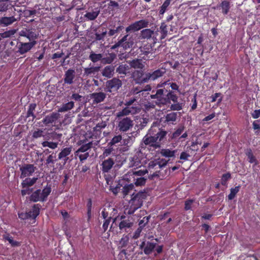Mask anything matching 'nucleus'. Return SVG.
<instances>
[{"mask_svg": "<svg viewBox=\"0 0 260 260\" xmlns=\"http://www.w3.org/2000/svg\"><path fill=\"white\" fill-rule=\"evenodd\" d=\"M132 196L133 197L129 203V206L126 209L127 213L129 215L134 214L137 209L141 208L143 205V201L147 197L146 192L142 191H139L136 194L133 193Z\"/></svg>", "mask_w": 260, "mask_h": 260, "instance_id": "nucleus-1", "label": "nucleus"}, {"mask_svg": "<svg viewBox=\"0 0 260 260\" xmlns=\"http://www.w3.org/2000/svg\"><path fill=\"white\" fill-rule=\"evenodd\" d=\"M116 54L113 53H108L105 56L103 54L96 53L91 51L89 56V58L93 63L101 61L103 64H110L116 58Z\"/></svg>", "mask_w": 260, "mask_h": 260, "instance_id": "nucleus-2", "label": "nucleus"}, {"mask_svg": "<svg viewBox=\"0 0 260 260\" xmlns=\"http://www.w3.org/2000/svg\"><path fill=\"white\" fill-rule=\"evenodd\" d=\"M167 134L168 132L164 129L160 128L159 125L154 124L149 129V134L154 136L160 146L167 142Z\"/></svg>", "mask_w": 260, "mask_h": 260, "instance_id": "nucleus-3", "label": "nucleus"}, {"mask_svg": "<svg viewBox=\"0 0 260 260\" xmlns=\"http://www.w3.org/2000/svg\"><path fill=\"white\" fill-rule=\"evenodd\" d=\"M41 208V206L40 204H35L32 207L31 209L28 212H18V217L22 220L28 218L35 219L39 215Z\"/></svg>", "mask_w": 260, "mask_h": 260, "instance_id": "nucleus-4", "label": "nucleus"}, {"mask_svg": "<svg viewBox=\"0 0 260 260\" xmlns=\"http://www.w3.org/2000/svg\"><path fill=\"white\" fill-rule=\"evenodd\" d=\"M144 66H131L134 68L132 76L137 83H143L148 82L147 73L144 74L143 67Z\"/></svg>", "mask_w": 260, "mask_h": 260, "instance_id": "nucleus-5", "label": "nucleus"}, {"mask_svg": "<svg viewBox=\"0 0 260 260\" xmlns=\"http://www.w3.org/2000/svg\"><path fill=\"white\" fill-rule=\"evenodd\" d=\"M117 129L120 132H126L131 129L133 125V120L128 117L118 118Z\"/></svg>", "mask_w": 260, "mask_h": 260, "instance_id": "nucleus-6", "label": "nucleus"}, {"mask_svg": "<svg viewBox=\"0 0 260 260\" xmlns=\"http://www.w3.org/2000/svg\"><path fill=\"white\" fill-rule=\"evenodd\" d=\"M121 86V81L118 78H113L106 82L105 90L109 92H116Z\"/></svg>", "mask_w": 260, "mask_h": 260, "instance_id": "nucleus-7", "label": "nucleus"}, {"mask_svg": "<svg viewBox=\"0 0 260 260\" xmlns=\"http://www.w3.org/2000/svg\"><path fill=\"white\" fill-rule=\"evenodd\" d=\"M36 170L37 167L34 165L24 164L20 168V178L23 179L31 176Z\"/></svg>", "mask_w": 260, "mask_h": 260, "instance_id": "nucleus-8", "label": "nucleus"}, {"mask_svg": "<svg viewBox=\"0 0 260 260\" xmlns=\"http://www.w3.org/2000/svg\"><path fill=\"white\" fill-rule=\"evenodd\" d=\"M149 22L145 20H141L134 22L127 27L125 30L127 32L129 31H136L141 29L142 28L148 26Z\"/></svg>", "mask_w": 260, "mask_h": 260, "instance_id": "nucleus-9", "label": "nucleus"}, {"mask_svg": "<svg viewBox=\"0 0 260 260\" xmlns=\"http://www.w3.org/2000/svg\"><path fill=\"white\" fill-rule=\"evenodd\" d=\"M143 141L145 145L149 146L150 149L153 148V149H156L160 148L161 147L160 144L158 143L154 138V136L152 135H150L149 136L146 135L143 139Z\"/></svg>", "mask_w": 260, "mask_h": 260, "instance_id": "nucleus-10", "label": "nucleus"}, {"mask_svg": "<svg viewBox=\"0 0 260 260\" xmlns=\"http://www.w3.org/2000/svg\"><path fill=\"white\" fill-rule=\"evenodd\" d=\"M128 36V35H125L120 41L112 46L111 49H114L119 46L122 47L124 49L132 47L134 42L133 40H127Z\"/></svg>", "mask_w": 260, "mask_h": 260, "instance_id": "nucleus-11", "label": "nucleus"}, {"mask_svg": "<svg viewBox=\"0 0 260 260\" xmlns=\"http://www.w3.org/2000/svg\"><path fill=\"white\" fill-rule=\"evenodd\" d=\"M157 31H154L150 28H145L140 32V37L142 39L149 40L152 39L154 42L157 41Z\"/></svg>", "mask_w": 260, "mask_h": 260, "instance_id": "nucleus-12", "label": "nucleus"}, {"mask_svg": "<svg viewBox=\"0 0 260 260\" xmlns=\"http://www.w3.org/2000/svg\"><path fill=\"white\" fill-rule=\"evenodd\" d=\"M119 219L120 222L118 224V227L121 231L127 232V229L131 228L133 225V222L129 218H126L124 215L121 216Z\"/></svg>", "mask_w": 260, "mask_h": 260, "instance_id": "nucleus-13", "label": "nucleus"}, {"mask_svg": "<svg viewBox=\"0 0 260 260\" xmlns=\"http://www.w3.org/2000/svg\"><path fill=\"white\" fill-rule=\"evenodd\" d=\"M166 72V69L165 68L161 67L160 69L156 70L152 73H147V79L149 80L154 81L159 77L163 76Z\"/></svg>", "mask_w": 260, "mask_h": 260, "instance_id": "nucleus-14", "label": "nucleus"}, {"mask_svg": "<svg viewBox=\"0 0 260 260\" xmlns=\"http://www.w3.org/2000/svg\"><path fill=\"white\" fill-rule=\"evenodd\" d=\"M36 44L37 42L28 43L20 42L17 51L21 54H24L30 50Z\"/></svg>", "mask_w": 260, "mask_h": 260, "instance_id": "nucleus-15", "label": "nucleus"}, {"mask_svg": "<svg viewBox=\"0 0 260 260\" xmlns=\"http://www.w3.org/2000/svg\"><path fill=\"white\" fill-rule=\"evenodd\" d=\"M114 158L113 157H109L104 160L102 164V170L103 173H108L113 167L114 164Z\"/></svg>", "mask_w": 260, "mask_h": 260, "instance_id": "nucleus-16", "label": "nucleus"}, {"mask_svg": "<svg viewBox=\"0 0 260 260\" xmlns=\"http://www.w3.org/2000/svg\"><path fill=\"white\" fill-rule=\"evenodd\" d=\"M93 104H99L103 102L106 98V94L103 92H93L90 94Z\"/></svg>", "mask_w": 260, "mask_h": 260, "instance_id": "nucleus-17", "label": "nucleus"}, {"mask_svg": "<svg viewBox=\"0 0 260 260\" xmlns=\"http://www.w3.org/2000/svg\"><path fill=\"white\" fill-rule=\"evenodd\" d=\"M17 20V19L14 16L0 17V26L6 27L9 26L16 22Z\"/></svg>", "mask_w": 260, "mask_h": 260, "instance_id": "nucleus-18", "label": "nucleus"}, {"mask_svg": "<svg viewBox=\"0 0 260 260\" xmlns=\"http://www.w3.org/2000/svg\"><path fill=\"white\" fill-rule=\"evenodd\" d=\"M75 77V71L73 69L68 70L64 74L63 81L65 84H72Z\"/></svg>", "mask_w": 260, "mask_h": 260, "instance_id": "nucleus-19", "label": "nucleus"}, {"mask_svg": "<svg viewBox=\"0 0 260 260\" xmlns=\"http://www.w3.org/2000/svg\"><path fill=\"white\" fill-rule=\"evenodd\" d=\"M72 149L73 147L72 146L63 148L58 154V159L60 160L62 159L66 162L69 159L68 156L71 153Z\"/></svg>", "mask_w": 260, "mask_h": 260, "instance_id": "nucleus-20", "label": "nucleus"}, {"mask_svg": "<svg viewBox=\"0 0 260 260\" xmlns=\"http://www.w3.org/2000/svg\"><path fill=\"white\" fill-rule=\"evenodd\" d=\"M100 12V10L99 8H95L91 11L87 12L84 15V17L86 20H95Z\"/></svg>", "mask_w": 260, "mask_h": 260, "instance_id": "nucleus-21", "label": "nucleus"}, {"mask_svg": "<svg viewBox=\"0 0 260 260\" xmlns=\"http://www.w3.org/2000/svg\"><path fill=\"white\" fill-rule=\"evenodd\" d=\"M59 114L57 113H52L49 115H48L43 118L42 121L43 123L47 125L49 124L54 122L58 118Z\"/></svg>", "mask_w": 260, "mask_h": 260, "instance_id": "nucleus-22", "label": "nucleus"}, {"mask_svg": "<svg viewBox=\"0 0 260 260\" xmlns=\"http://www.w3.org/2000/svg\"><path fill=\"white\" fill-rule=\"evenodd\" d=\"M37 177H33L32 178L27 177L21 182V187L23 188H29V187L34 185L37 182Z\"/></svg>", "mask_w": 260, "mask_h": 260, "instance_id": "nucleus-23", "label": "nucleus"}, {"mask_svg": "<svg viewBox=\"0 0 260 260\" xmlns=\"http://www.w3.org/2000/svg\"><path fill=\"white\" fill-rule=\"evenodd\" d=\"M178 96L174 93L172 91H169L166 95V99H164V102L162 103L167 104V103H170L171 101L173 102L174 103L178 102Z\"/></svg>", "mask_w": 260, "mask_h": 260, "instance_id": "nucleus-24", "label": "nucleus"}, {"mask_svg": "<svg viewBox=\"0 0 260 260\" xmlns=\"http://www.w3.org/2000/svg\"><path fill=\"white\" fill-rule=\"evenodd\" d=\"M41 190L40 189H38L32 192L29 198V201L33 202H37L39 201L41 202Z\"/></svg>", "mask_w": 260, "mask_h": 260, "instance_id": "nucleus-25", "label": "nucleus"}, {"mask_svg": "<svg viewBox=\"0 0 260 260\" xmlns=\"http://www.w3.org/2000/svg\"><path fill=\"white\" fill-rule=\"evenodd\" d=\"M156 246V243L147 242L144 248V253L146 255H149L152 253Z\"/></svg>", "mask_w": 260, "mask_h": 260, "instance_id": "nucleus-26", "label": "nucleus"}, {"mask_svg": "<svg viewBox=\"0 0 260 260\" xmlns=\"http://www.w3.org/2000/svg\"><path fill=\"white\" fill-rule=\"evenodd\" d=\"M51 192V186L47 185L45 187L42 191H41V202H43L46 201L48 196L50 194Z\"/></svg>", "mask_w": 260, "mask_h": 260, "instance_id": "nucleus-27", "label": "nucleus"}, {"mask_svg": "<svg viewBox=\"0 0 260 260\" xmlns=\"http://www.w3.org/2000/svg\"><path fill=\"white\" fill-rule=\"evenodd\" d=\"M92 146V142H90L88 143L81 145L78 150L75 152V155H78L80 152H85L90 149Z\"/></svg>", "mask_w": 260, "mask_h": 260, "instance_id": "nucleus-28", "label": "nucleus"}, {"mask_svg": "<svg viewBox=\"0 0 260 260\" xmlns=\"http://www.w3.org/2000/svg\"><path fill=\"white\" fill-rule=\"evenodd\" d=\"M167 165V162H164L161 164V162L159 161L155 160V161H151L149 163L148 168L149 170L153 169H160L161 168Z\"/></svg>", "mask_w": 260, "mask_h": 260, "instance_id": "nucleus-29", "label": "nucleus"}, {"mask_svg": "<svg viewBox=\"0 0 260 260\" xmlns=\"http://www.w3.org/2000/svg\"><path fill=\"white\" fill-rule=\"evenodd\" d=\"M115 66H106L103 71L102 74L104 76L110 78L113 76Z\"/></svg>", "mask_w": 260, "mask_h": 260, "instance_id": "nucleus-30", "label": "nucleus"}, {"mask_svg": "<svg viewBox=\"0 0 260 260\" xmlns=\"http://www.w3.org/2000/svg\"><path fill=\"white\" fill-rule=\"evenodd\" d=\"M245 154L247 156L248 161L251 163H254L255 165H257L258 162L255 157L254 156L252 150L251 149H247L245 152Z\"/></svg>", "mask_w": 260, "mask_h": 260, "instance_id": "nucleus-31", "label": "nucleus"}, {"mask_svg": "<svg viewBox=\"0 0 260 260\" xmlns=\"http://www.w3.org/2000/svg\"><path fill=\"white\" fill-rule=\"evenodd\" d=\"M74 106V103L72 101L64 104L61 107L58 108L59 112H64L71 110Z\"/></svg>", "mask_w": 260, "mask_h": 260, "instance_id": "nucleus-32", "label": "nucleus"}, {"mask_svg": "<svg viewBox=\"0 0 260 260\" xmlns=\"http://www.w3.org/2000/svg\"><path fill=\"white\" fill-rule=\"evenodd\" d=\"M179 113V112H171L167 114L165 117L166 121L168 123H173L176 121L178 114Z\"/></svg>", "mask_w": 260, "mask_h": 260, "instance_id": "nucleus-33", "label": "nucleus"}, {"mask_svg": "<svg viewBox=\"0 0 260 260\" xmlns=\"http://www.w3.org/2000/svg\"><path fill=\"white\" fill-rule=\"evenodd\" d=\"M38 34L36 31L32 29L27 30V38L29 40L30 42H36V40L38 38Z\"/></svg>", "mask_w": 260, "mask_h": 260, "instance_id": "nucleus-34", "label": "nucleus"}, {"mask_svg": "<svg viewBox=\"0 0 260 260\" xmlns=\"http://www.w3.org/2000/svg\"><path fill=\"white\" fill-rule=\"evenodd\" d=\"M240 188V185L237 186L234 188H231L230 189V193L228 196V199L229 200H232L234 199L237 193L239 191Z\"/></svg>", "mask_w": 260, "mask_h": 260, "instance_id": "nucleus-35", "label": "nucleus"}, {"mask_svg": "<svg viewBox=\"0 0 260 260\" xmlns=\"http://www.w3.org/2000/svg\"><path fill=\"white\" fill-rule=\"evenodd\" d=\"M37 107V105L35 103H31L29 104L28 110L26 113V117H32L33 119L36 118V116L34 113V111Z\"/></svg>", "mask_w": 260, "mask_h": 260, "instance_id": "nucleus-36", "label": "nucleus"}, {"mask_svg": "<svg viewBox=\"0 0 260 260\" xmlns=\"http://www.w3.org/2000/svg\"><path fill=\"white\" fill-rule=\"evenodd\" d=\"M220 7L222 9V13L226 15L228 13L230 8V2L226 1H222L220 4Z\"/></svg>", "mask_w": 260, "mask_h": 260, "instance_id": "nucleus-37", "label": "nucleus"}, {"mask_svg": "<svg viewBox=\"0 0 260 260\" xmlns=\"http://www.w3.org/2000/svg\"><path fill=\"white\" fill-rule=\"evenodd\" d=\"M134 188V185L133 183L125 185L123 188L122 192L123 197H125L131 191L133 190Z\"/></svg>", "mask_w": 260, "mask_h": 260, "instance_id": "nucleus-38", "label": "nucleus"}, {"mask_svg": "<svg viewBox=\"0 0 260 260\" xmlns=\"http://www.w3.org/2000/svg\"><path fill=\"white\" fill-rule=\"evenodd\" d=\"M58 142H54L51 141H45L42 143V145L43 147H49L52 149H55L58 146Z\"/></svg>", "mask_w": 260, "mask_h": 260, "instance_id": "nucleus-39", "label": "nucleus"}, {"mask_svg": "<svg viewBox=\"0 0 260 260\" xmlns=\"http://www.w3.org/2000/svg\"><path fill=\"white\" fill-rule=\"evenodd\" d=\"M131 112L128 108L126 106L121 111L117 113L116 117L117 118H120L124 116H127L131 114Z\"/></svg>", "mask_w": 260, "mask_h": 260, "instance_id": "nucleus-40", "label": "nucleus"}, {"mask_svg": "<svg viewBox=\"0 0 260 260\" xmlns=\"http://www.w3.org/2000/svg\"><path fill=\"white\" fill-rule=\"evenodd\" d=\"M52 58L54 59H57L58 60H59V62H57V60L56 61V63H57L59 62L62 63L64 61L65 56L64 53L62 52H57L53 54Z\"/></svg>", "mask_w": 260, "mask_h": 260, "instance_id": "nucleus-41", "label": "nucleus"}, {"mask_svg": "<svg viewBox=\"0 0 260 260\" xmlns=\"http://www.w3.org/2000/svg\"><path fill=\"white\" fill-rule=\"evenodd\" d=\"M92 202L91 199H88L87 200L86 207H87V215L88 217L87 220L89 221L92 216Z\"/></svg>", "mask_w": 260, "mask_h": 260, "instance_id": "nucleus-42", "label": "nucleus"}, {"mask_svg": "<svg viewBox=\"0 0 260 260\" xmlns=\"http://www.w3.org/2000/svg\"><path fill=\"white\" fill-rule=\"evenodd\" d=\"M184 130V126H179L171 135L170 138L173 139H175L177 138L179 136L181 135V134L183 133Z\"/></svg>", "mask_w": 260, "mask_h": 260, "instance_id": "nucleus-43", "label": "nucleus"}, {"mask_svg": "<svg viewBox=\"0 0 260 260\" xmlns=\"http://www.w3.org/2000/svg\"><path fill=\"white\" fill-rule=\"evenodd\" d=\"M148 173V171L146 169L144 170H140L135 171L129 172L127 175H131L134 176V178L135 176H140L142 177L146 173Z\"/></svg>", "mask_w": 260, "mask_h": 260, "instance_id": "nucleus-44", "label": "nucleus"}, {"mask_svg": "<svg viewBox=\"0 0 260 260\" xmlns=\"http://www.w3.org/2000/svg\"><path fill=\"white\" fill-rule=\"evenodd\" d=\"M164 94V89H159L156 91L155 93L150 95V97L152 99H157L159 102H161V98Z\"/></svg>", "mask_w": 260, "mask_h": 260, "instance_id": "nucleus-45", "label": "nucleus"}, {"mask_svg": "<svg viewBox=\"0 0 260 260\" xmlns=\"http://www.w3.org/2000/svg\"><path fill=\"white\" fill-rule=\"evenodd\" d=\"M122 139V137L121 135H118L115 136L112 140L109 142L108 144L109 146H112L120 142Z\"/></svg>", "mask_w": 260, "mask_h": 260, "instance_id": "nucleus-46", "label": "nucleus"}, {"mask_svg": "<svg viewBox=\"0 0 260 260\" xmlns=\"http://www.w3.org/2000/svg\"><path fill=\"white\" fill-rule=\"evenodd\" d=\"M101 66H96L95 67H91L90 68H87L85 69V74L87 76L90 75L92 74H94L95 72H97Z\"/></svg>", "mask_w": 260, "mask_h": 260, "instance_id": "nucleus-47", "label": "nucleus"}, {"mask_svg": "<svg viewBox=\"0 0 260 260\" xmlns=\"http://www.w3.org/2000/svg\"><path fill=\"white\" fill-rule=\"evenodd\" d=\"M159 29L161 35V39H164L168 34L167 25L165 23H161Z\"/></svg>", "mask_w": 260, "mask_h": 260, "instance_id": "nucleus-48", "label": "nucleus"}, {"mask_svg": "<svg viewBox=\"0 0 260 260\" xmlns=\"http://www.w3.org/2000/svg\"><path fill=\"white\" fill-rule=\"evenodd\" d=\"M107 126L105 122L102 121V122L98 123L96 126L93 128V131L98 134V132L100 134L101 133V130Z\"/></svg>", "mask_w": 260, "mask_h": 260, "instance_id": "nucleus-49", "label": "nucleus"}, {"mask_svg": "<svg viewBox=\"0 0 260 260\" xmlns=\"http://www.w3.org/2000/svg\"><path fill=\"white\" fill-rule=\"evenodd\" d=\"M175 150H171L169 149H162L161 154L162 156L168 157H172L175 156Z\"/></svg>", "mask_w": 260, "mask_h": 260, "instance_id": "nucleus-50", "label": "nucleus"}, {"mask_svg": "<svg viewBox=\"0 0 260 260\" xmlns=\"http://www.w3.org/2000/svg\"><path fill=\"white\" fill-rule=\"evenodd\" d=\"M218 98V103H221L222 100V97L221 96V93L220 92H217L212 95L210 97L211 99L210 102L212 103L215 102Z\"/></svg>", "mask_w": 260, "mask_h": 260, "instance_id": "nucleus-51", "label": "nucleus"}, {"mask_svg": "<svg viewBox=\"0 0 260 260\" xmlns=\"http://www.w3.org/2000/svg\"><path fill=\"white\" fill-rule=\"evenodd\" d=\"M16 32V29H10L9 30L2 32L3 39L10 38L14 35Z\"/></svg>", "mask_w": 260, "mask_h": 260, "instance_id": "nucleus-52", "label": "nucleus"}, {"mask_svg": "<svg viewBox=\"0 0 260 260\" xmlns=\"http://www.w3.org/2000/svg\"><path fill=\"white\" fill-rule=\"evenodd\" d=\"M172 0H166L162 5L160 7V9L159 10V14H164L165 11L167 10V7L169 6L170 4L171 1Z\"/></svg>", "mask_w": 260, "mask_h": 260, "instance_id": "nucleus-53", "label": "nucleus"}, {"mask_svg": "<svg viewBox=\"0 0 260 260\" xmlns=\"http://www.w3.org/2000/svg\"><path fill=\"white\" fill-rule=\"evenodd\" d=\"M131 135H127L126 138L123 139V143L125 145H131L133 143V140L135 139V138L132 135V133L129 134Z\"/></svg>", "mask_w": 260, "mask_h": 260, "instance_id": "nucleus-54", "label": "nucleus"}, {"mask_svg": "<svg viewBox=\"0 0 260 260\" xmlns=\"http://www.w3.org/2000/svg\"><path fill=\"white\" fill-rule=\"evenodd\" d=\"M231 178V174L230 173L223 174L221 177V183L222 185H225L228 180Z\"/></svg>", "mask_w": 260, "mask_h": 260, "instance_id": "nucleus-55", "label": "nucleus"}, {"mask_svg": "<svg viewBox=\"0 0 260 260\" xmlns=\"http://www.w3.org/2000/svg\"><path fill=\"white\" fill-rule=\"evenodd\" d=\"M170 108L171 110L179 111L182 109V104L179 103L177 102V103H175L174 104H172Z\"/></svg>", "mask_w": 260, "mask_h": 260, "instance_id": "nucleus-56", "label": "nucleus"}, {"mask_svg": "<svg viewBox=\"0 0 260 260\" xmlns=\"http://www.w3.org/2000/svg\"><path fill=\"white\" fill-rule=\"evenodd\" d=\"M121 186L120 183H118L115 187L110 185L109 190L111 191L114 195H117L120 189Z\"/></svg>", "mask_w": 260, "mask_h": 260, "instance_id": "nucleus-57", "label": "nucleus"}, {"mask_svg": "<svg viewBox=\"0 0 260 260\" xmlns=\"http://www.w3.org/2000/svg\"><path fill=\"white\" fill-rule=\"evenodd\" d=\"M146 181V179L144 177H140L139 178H137L136 179V181L135 182V184L137 186H142L145 184Z\"/></svg>", "mask_w": 260, "mask_h": 260, "instance_id": "nucleus-58", "label": "nucleus"}, {"mask_svg": "<svg viewBox=\"0 0 260 260\" xmlns=\"http://www.w3.org/2000/svg\"><path fill=\"white\" fill-rule=\"evenodd\" d=\"M150 218V216L144 217L142 219L140 220L139 221V225L141 227L142 226V228H143L145 226V225L149 222Z\"/></svg>", "mask_w": 260, "mask_h": 260, "instance_id": "nucleus-59", "label": "nucleus"}, {"mask_svg": "<svg viewBox=\"0 0 260 260\" xmlns=\"http://www.w3.org/2000/svg\"><path fill=\"white\" fill-rule=\"evenodd\" d=\"M111 219H112L111 217H109V218H108L106 219H104V223H103V226H102L103 231L104 232H105L107 230L108 228L109 225V224L111 221Z\"/></svg>", "mask_w": 260, "mask_h": 260, "instance_id": "nucleus-60", "label": "nucleus"}, {"mask_svg": "<svg viewBox=\"0 0 260 260\" xmlns=\"http://www.w3.org/2000/svg\"><path fill=\"white\" fill-rule=\"evenodd\" d=\"M128 108V109L130 110L131 114L134 115L136 113H138L140 111V108H139L137 106H134V105L128 106H126Z\"/></svg>", "mask_w": 260, "mask_h": 260, "instance_id": "nucleus-61", "label": "nucleus"}, {"mask_svg": "<svg viewBox=\"0 0 260 260\" xmlns=\"http://www.w3.org/2000/svg\"><path fill=\"white\" fill-rule=\"evenodd\" d=\"M9 5L6 2H0V12H5L8 10Z\"/></svg>", "mask_w": 260, "mask_h": 260, "instance_id": "nucleus-62", "label": "nucleus"}, {"mask_svg": "<svg viewBox=\"0 0 260 260\" xmlns=\"http://www.w3.org/2000/svg\"><path fill=\"white\" fill-rule=\"evenodd\" d=\"M123 27L122 26H119L116 29H110L108 32V35L110 36H112L118 33L120 30L123 29Z\"/></svg>", "mask_w": 260, "mask_h": 260, "instance_id": "nucleus-63", "label": "nucleus"}, {"mask_svg": "<svg viewBox=\"0 0 260 260\" xmlns=\"http://www.w3.org/2000/svg\"><path fill=\"white\" fill-rule=\"evenodd\" d=\"M194 202L193 199H187L185 202L184 209L185 210H188L191 209V204Z\"/></svg>", "mask_w": 260, "mask_h": 260, "instance_id": "nucleus-64", "label": "nucleus"}]
</instances>
